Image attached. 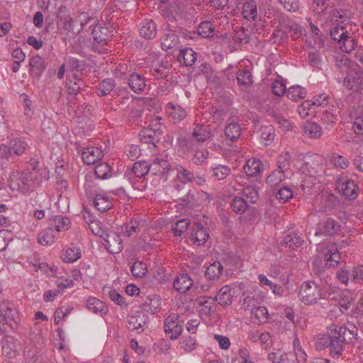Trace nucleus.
Segmentation results:
<instances>
[{
    "mask_svg": "<svg viewBox=\"0 0 363 363\" xmlns=\"http://www.w3.org/2000/svg\"><path fill=\"white\" fill-rule=\"evenodd\" d=\"M328 335L329 353L332 357L337 358L342 354L345 346L356 339L357 328L352 323L343 325L332 324L328 328Z\"/></svg>",
    "mask_w": 363,
    "mask_h": 363,
    "instance_id": "f257e3e1",
    "label": "nucleus"
},
{
    "mask_svg": "<svg viewBox=\"0 0 363 363\" xmlns=\"http://www.w3.org/2000/svg\"><path fill=\"white\" fill-rule=\"evenodd\" d=\"M98 20L89 15L88 13L82 12L74 18H69L64 22L61 31L62 41L67 44L74 39L75 36L82 30H86L88 24L94 25Z\"/></svg>",
    "mask_w": 363,
    "mask_h": 363,
    "instance_id": "f03ea898",
    "label": "nucleus"
},
{
    "mask_svg": "<svg viewBox=\"0 0 363 363\" xmlns=\"http://www.w3.org/2000/svg\"><path fill=\"white\" fill-rule=\"evenodd\" d=\"M21 323V316L16 304L9 301L0 302V332H6L2 328L8 325L11 330H16Z\"/></svg>",
    "mask_w": 363,
    "mask_h": 363,
    "instance_id": "7ed1b4c3",
    "label": "nucleus"
},
{
    "mask_svg": "<svg viewBox=\"0 0 363 363\" xmlns=\"http://www.w3.org/2000/svg\"><path fill=\"white\" fill-rule=\"evenodd\" d=\"M298 298L305 305L316 304L319 300L328 298L326 291L315 281H304L299 290Z\"/></svg>",
    "mask_w": 363,
    "mask_h": 363,
    "instance_id": "20e7f679",
    "label": "nucleus"
},
{
    "mask_svg": "<svg viewBox=\"0 0 363 363\" xmlns=\"http://www.w3.org/2000/svg\"><path fill=\"white\" fill-rule=\"evenodd\" d=\"M213 136L209 125L196 123L194 124L189 138L184 139L181 143H184L188 150L194 151L196 150L197 144L203 143Z\"/></svg>",
    "mask_w": 363,
    "mask_h": 363,
    "instance_id": "39448f33",
    "label": "nucleus"
},
{
    "mask_svg": "<svg viewBox=\"0 0 363 363\" xmlns=\"http://www.w3.org/2000/svg\"><path fill=\"white\" fill-rule=\"evenodd\" d=\"M89 29L86 31L91 30V34L94 38L93 50L99 53L104 52L106 48H104L107 45L113 36V30L108 26H103L101 24L97 23V21L94 25L88 24Z\"/></svg>",
    "mask_w": 363,
    "mask_h": 363,
    "instance_id": "423d86ee",
    "label": "nucleus"
},
{
    "mask_svg": "<svg viewBox=\"0 0 363 363\" xmlns=\"http://www.w3.org/2000/svg\"><path fill=\"white\" fill-rule=\"evenodd\" d=\"M341 230V224L333 218L328 217L318 223L315 235L335 236L338 235Z\"/></svg>",
    "mask_w": 363,
    "mask_h": 363,
    "instance_id": "0eeeda50",
    "label": "nucleus"
},
{
    "mask_svg": "<svg viewBox=\"0 0 363 363\" xmlns=\"http://www.w3.org/2000/svg\"><path fill=\"white\" fill-rule=\"evenodd\" d=\"M9 186L11 189L26 194L32 190L29 173L18 172L10 177Z\"/></svg>",
    "mask_w": 363,
    "mask_h": 363,
    "instance_id": "6e6552de",
    "label": "nucleus"
},
{
    "mask_svg": "<svg viewBox=\"0 0 363 363\" xmlns=\"http://www.w3.org/2000/svg\"><path fill=\"white\" fill-rule=\"evenodd\" d=\"M177 314L169 315L164 320V328L166 335L172 340L177 339L182 334V326Z\"/></svg>",
    "mask_w": 363,
    "mask_h": 363,
    "instance_id": "1a4fd4ad",
    "label": "nucleus"
},
{
    "mask_svg": "<svg viewBox=\"0 0 363 363\" xmlns=\"http://www.w3.org/2000/svg\"><path fill=\"white\" fill-rule=\"evenodd\" d=\"M4 355L9 358L16 357L19 351V342L11 335L4 336L0 341Z\"/></svg>",
    "mask_w": 363,
    "mask_h": 363,
    "instance_id": "9d476101",
    "label": "nucleus"
},
{
    "mask_svg": "<svg viewBox=\"0 0 363 363\" xmlns=\"http://www.w3.org/2000/svg\"><path fill=\"white\" fill-rule=\"evenodd\" d=\"M102 243L106 250L111 254H118L123 249L121 236L113 230L108 232Z\"/></svg>",
    "mask_w": 363,
    "mask_h": 363,
    "instance_id": "9b49d317",
    "label": "nucleus"
},
{
    "mask_svg": "<svg viewBox=\"0 0 363 363\" xmlns=\"http://www.w3.org/2000/svg\"><path fill=\"white\" fill-rule=\"evenodd\" d=\"M104 156L103 150L97 147L90 146L83 147L81 150V157L86 165H91L101 160Z\"/></svg>",
    "mask_w": 363,
    "mask_h": 363,
    "instance_id": "f8f14e48",
    "label": "nucleus"
},
{
    "mask_svg": "<svg viewBox=\"0 0 363 363\" xmlns=\"http://www.w3.org/2000/svg\"><path fill=\"white\" fill-rule=\"evenodd\" d=\"M337 188L347 199H354L357 196L358 186L354 180L341 178L337 182Z\"/></svg>",
    "mask_w": 363,
    "mask_h": 363,
    "instance_id": "ddd939ff",
    "label": "nucleus"
},
{
    "mask_svg": "<svg viewBox=\"0 0 363 363\" xmlns=\"http://www.w3.org/2000/svg\"><path fill=\"white\" fill-rule=\"evenodd\" d=\"M345 85L350 89H363V70L356 69L351 70L344 79Z\"/></svg>",
    "mask_w": 363,
    "mask_h": 363,
    "instance_id": "4468645a",
    "label": "nucleus"
},
{
    "mask_svg": "<svg viewBox=\"0 0 363 363\" xmlns=\"http://www.w3.org/2000/svg\"><path fill=\"white\" fill-rule=\"evenodd\" d=\"M190 240L194 244L200 246L203 245L209 238L207 228L200 223H195L190 235Z\"/></svg>",
    "mask_w": 363,
    "mask_h": 363,
    "instance_id": "2eb2a0df",
    "label": "nucleus"
},
{
    "mask_svg": "<svg viewBox=\"0 0 363 363\" xmlns=\"http://www.w3.org/2000/svg\"><path fill=\"white\" fill-rule=\"evenodd\" d=\"M29 65L30 75L39 80L46 68L44 58L39 55L33 56L30 58Z\"/></svg>",
    "mask_w": 363,
    "mask_h": 363,
    "instance_id": "dca6fc26",
    "label": "nucleus"
},
{
    "mask_svg": "<svg viewBox=\"0 0 363 363\" xmlns=\"http://www.w3.org/2000/svg\"><path fill=\"white\" fill-rule=\"evenodd\" d=\"M147 318V315L143 313L130 315L128 317L126 326L128 330L140 333L144 330V325L146 324Z\"/></svg>",
    "mask_w": 363,
    "mask_h": 363,
    "instance_id": "f3484780",
    "label": "nucleus"
},
{
    "mask_svg": "<svg viewBox=\"0 0 363 363\" xmlns=\"http://www.w3.org/2000/svg\"><path fill=\"white\" fill-rule=\"evenodd\" d=\"M325 250V264L329 267L337 266L340 260V254L336 245L328 244Z\"/></svg>",
    "mask_w": 363,
    "mask_h": 363,
    "instance_id": "a211bd4d",
    "label": "nucleus"
},
{
    "mask_svg": "<svg viewBox=\"0 0 363 363\" xmlns=\"http://www.w3.org/2000/svg\"><path fill=\"white\" fill-rule=\"evenodd\" d=\"M139 34L145 39H153L157 35V25L152 19H145L138 26Z\"/></svg>",
    "mask_w": 363,
    "mask_h": 363,
    "instance_id": "6ab92c4d",
    "label": "nucleus"
},
{
    "mask_svg": "<svg viewBox=\"0 0 363 363\" xmlns=\"http://www.w3.org/2000/svg\"><path fill=\"white\" fill-rule=\"evenodd\" d=\"M243 170L247 177H257L263 172V164L258 158H250L246 161Z\"/></svg>",
    "mask_w": 363,
    "mask_h": 363,
    "instance_id": "aec40b11",
    "label": "nucleus"
},
{
    "mask_svg": "<svg viewBox=\"0 0 363 363\" xmlns=\"http://www.w3.org/2000/svg\"><path fill=\"white\" fill-rule=\"evenodd\" d=\"M148 167L152 174L165 177L164 179L170 170L169 162L163 158H155L151 164H149Z\"/></svg>",
    "mask_w": 363,
    "mask_h": 363,
    "instance_id": "412c9836",
    "label": "nucleus"
},
{
    "mask_svg": "<svg viewBox=\"0 0 363 363\" xmlns=\"http://www.w3.org/2000/svg\"><path fill=\"white\" fill-rule=\"evenodd\" d=\"M166 111L169 119L174 123H179L186 117V111L179 105L169 102L166 106Z\"/></svg>",
    "mask_w": 363,
    "mask_h": 363,
    "instance_id": "4be33fe9",
    "label": "nucleus"
},
{
    "mask_svg": "<svg viewBox=\"0 0 363 363\" xmlns=\"http://www.w3.org/2000/svg\"><path fill=\"white\" fill-rule=\"evenodd\" d=\"M197 58V54L191 48H184L179 50L177 59L180 64L186 67L192 66Z\"/></svg>",
    "mask_w": 363,
    "mask_h": 363,
    "instance_id": "5701e85b",
    "label": "nucleus"
},
{
    "mask_svg": "<svg viewBox=\"0 0 363 363\" xmlns=\"http://www.w3.org/2000/svg\"><path fill=\"white\" fill-rule=\"evenodd\" d=\"M208 173L215 180L221 181L230 174L231 169L225 164H214L209 167Z\"/></svg>",
    "mask_w": 363,
    "mask_h": 363,
    "instance_id": "b1692460",
    "label": "nucleus"
},
{
    "mask_svg": "<svg viewBox=\"0 0 363 363\" xmlns=\"http://www.w3.org/2000/svg\"><path fill=\"white\" fill-rule=\"evenodd\" d=\"M179 37L172 30H169L161 38V46L164 50L172 52L179 48Z\"/></svg>",
    "mask_w": 363,
    "mask_h": 363,
    "instance_id": "393cba45",
    "label": "nucleus"
},
{
    "mask_svg": "<svg viewBox=\"0 0 363 363\" xmlns=\"http://www.w3.org/2000/svg\"><path fill=\"white\" fill-rule=\"evenodd\" d=\"M29 177L33 185L38 187L43 182L50 179V171L47 167H40L39 169H33V171L29 172Z\"/></svg>",
    "mask_w": 363,
    "mask_h": 363,
    "instance_id": "a878e982",
    "label": "nucleus"
},
{
    "mask_svg": "<svg viewBox=\"0 0 363 363\" xmlns=\"http://www.w3.org/2000/svg\"><path fill=\"white\" fill-rule=\"evenodd\" d=\"M193 280L187 274H179L174 281L173 287L179 293H185L192 286Z\"/></svg>",
    "mask_w": 363,
    "mask_h": 363,
    "instance_id": "bb28decb",
    "label": "nucleus"
},
{
    "mask_svg": "<svg viewBox=\"0 0 363 363\" xmlns=\"http://www.w3.org/2000/svg\"><path fill=\"white\" fill-rule=\"evenodd\" d=\"M85 86L84 80L76 74L67 79L66 87L67 93L70 95H77L83 90Z\"/></svg>",
    "mask_w": 363,
    "mask_h": 363,
    "instance_id": "cd10ccee",
    "label": "nucleus"
},
{
    "mask_svg": "<svg viewBox=\"0 0 363 363\" xmlns=\"http://www.w3.org/2000/svg\"><path fill=\"white\" fill-rule=\"evenodd\" d=\"M161 135V133L152 129L144 128L140 132L139 137L142 143L152 145L153 147H156V143L160 141Z\"/></svg>",
    "mask_w": 363,
    "mask_h": 363,
    "instance_id": "c85d7f7f",
    "label": "nucleus"
},
{
    "mask_svg": "<svg viewBox=\"0 0 363 363\" xmlns=\"http://www.w3.org/2000/svg\"><path fill=\"white\" fill-rule=\"evenodd\" d=\"M322 122L327 125L335 123L337 121L339 110L334 106H328L322 111H320Z\"/></svg>",
    "mask_w": 363,
    "mask_h": 363,
    "instance_id": "c756f323",
    "label": "nucleus"
},
{
    "mask_svg": "<svg viewBox=\"0 0 363 363\" xmlns=\"http://www.w3.org/2000/svg\"><path fill=\"white\" fill-rule=\"evenodd\" d=\"M81 256L80 247L74 245H70L62 251V257L65 262H74L79 259Z\"/></svg>",
    "mask_w": 363,
    "mask_h": 363,
    "instance_id": "7c9ffc66",
    "label": "nucleus"
},
{
    "mask_svg": "<svg viewBox=\"0 0 363 363\" xmlns=\"http://www.w3.org/2000/svg\"><path fill=\"white\" fill-rule=\"evenodd\" d=\"M128 85L133 91L141 94L146 86L145 79L142 75L133 73L128 78Z\"/></svg>",
    "mask_w": 363,
    "mask_h": 363,
    "instance_id": "2f4dec72",
    "label": "nucleus"
},
{
    "mask_svg": "<svg viewBox=\"0 0 363 363\" xmlns=\"http://www.w3.org/2000/svg\"><path fill=\"white\" fill-rule=\"evenodd\" d=\"M58 234L53 227L48 226L38 236V241L43 245H51L57 239Z\"/></svg>",
    "mask_w": 363,
    "mask_h": 363,
    "instance_id": "473e14b6",
    "label": "nucleus"
},
{
    "mask_svg": "<svg viewBox=\"0 0 363 363\" xmlns=\"http://www.w3.org/2000/svg\"><path fill=\"white\" fill-rule=\"evenodd\" d=\"M231 291V287L229 285H225L218 291L216 301L219 305L225 307L232 303L233 295Z\"/></svg>",
    "mask_w": 363,
    "mask_h": 363,
    "instance_id": "72a5a7b5",
    "label": "nucleus"
},
{
    "mask_svg": "<svg viewBox=\"0 0 363 363\" xmlns=\"http://www.w3.org/2000/svg\"><path fill=\"white\" fill-rule=\"evenodd\" d=\"M223 270L222 264L219 262H214L206 268L205 277L209 281H216L220 279Z\"/></svg>",
    "mask_w": 363,
    "mask_h": 363,
    "instance_id": "f704fd0d",
    "label": "nucleus"
},
{
    "mask_svg": "<svg viewBox=\"0 0 363 363\" xmlns=\"http://www.w3.org/2000/svg\"><path fill=\"white\" fill-rule=\"evenodd\" d=\"M90 38L80 35L70 45V52L75 54L83 55L89 47Z\"/></svg>",
    "mask_w": 363,
    "mask_h": 363,
    "instance_id": "c9c22d12",
    "label": "nucleus"
},
{
    "mask_svg": "<svg viewBox=\"0 0 363 363\" xmlns=\"http://www.w3.org/2000/svg\"><path fill=\"white\" fill-rule=\"evenodd\" d=\"M294 354L284 352L281 350H276L269 353L268 360L272 363H293Z\"/></svg>",
    "mask_w": 363,
    "mask_h": 363,
    "instance_id": "e433bc0d",
    "label": "nucleus"
},
{
    "mask_svg": "<svg viewBox=\"0 0 363 363\" xmlns=\"http://www.w3.org/2000/svg\"><path fill=\"white\" fill-rule=\"evenodd\" d=\"M93 204L94 207L101 212H105L112 208V202L107 195L104 194H98L94 199Z\"/></svg>",
    "mask_w": 363,
    "mask_h": 363,
    "instance_id": "4c0bfd02",
    "label": "nucleus"
},
{
    "mask_svg": "<svg viewBox=\"0 0 363 363\" xmlns=\"http://www.w3.org/2000/svg\"><path fill=\"white\" fill-rule=\"evenodd\" d=\"M242 14L248 21H254L257 16V5L255 0H247L243 4Z\"/></svg>",
    "mask_w": 363,
    "mask_h": 363,
    "instance_id": "58836bf2",
    "label": "nucleus"
},
{
    "mask_svg": "<svg viewBox=\"0 0 363 363\" xmlns=\"http://www.w3.org/2000/svg\"><path fill=\"white\" fill-rule=\"evenodd\" d=\"M357 42L355 35L348 31L343 37L342 40L339 43V48L345 52H350L357 47Z\"/></svg>",
    "mask_w": 363,
    "mask_h": 363,
    "instance_id": "ea45409f",
    "label": "nucleus"
},
{
    "mask_svg": "<svg viewBox=\"0 0 363 363\" xmlns=\"http://www.w3.org/2000/svg\"><path fill=\"white\" fill-rule=\"evenodd\" d=\"M86 307L89 311L96 314H106L108 311L105 303L95 297H90L88 298L86 301Z\"/></svg>",
    "mask_w": 363,
    "mask_h": 363,
    "instance_id": "a19ab883",
    "label": "nucleus"
},
{
    "mask_svg": "<svg viewBox=\"0 0 363 363\" xmlns=\"http://www.w3.org/2000/svg\"><path fill=\"white\" fill-rule=\"evenodd\" d=\"M224 133L226 138L234 142L240 137L241 127L238 123L231 122L225 125Z\"/></svg>",
    "mask_w": 363,
    "mask_h": 363,
    "instance_id": "79ce46f5",
    "label": "nucleus"
},
{
    "mask_svg": "<svg viewBox=\"0 0 363 363\" xmlns=\"http://www.w3.org/2000/svg\"><path fill=\"white\" fill-rule=\"evenodd\" d=\"M9 145L11 147L12 154L18 156L22 155L29 147L27 142L20 138H15L10 140Z\"/></svg>",
    "mask_w": 363,
    "mask_h": 363,
    "instance_id": "37998d69",
    "label": "nucleus"
},
{
    "mask_svg": "<svg viewBox=\"0 0 363 363\" xmlns=\"http://www.w3.org/2000/svg\"><path fill=\"white\" fill-rule=\"evenodd\" d=\"M71 221L67 218L60 215L55 216L53 218L52 223H50V227H53L58 234L61 231H65L70 228Z\"/></svg>",
    "mask_w": 363,
    "mask_h": 363,
    "instance_id": "c03bdc74",
    "label": "nucleus"
},
{
    "mask_svg": "<svg viewBox=\"0 0 363 363\" xmlns=\"http://www.w3.org/2000/svg\"><path fill=\"white\" fill-rule=\"evenodd\" d=\"M286 96L291 101H296L303 99L306 96L305 88L299 85L291 86L286 92Z\"/></svg>",
    "mask_w": 363,
    "mask_h": 363,
    "instance_id": "a18cd8bd",
    "label": "nucleus"
},
{
    "mask_svg": "<svg viewBox=\"0 0 363 363\" xmlns=\"http://www.w3.org/2000/svg\"><path fill=\"white\" fill-rule=\"evenodd\" d=\"M305 134L311 138H319L322 134V128L314 122H308L303 125Z\"/></svg>",
    "mask_w": 363,
    "mask_h": 363,
    "instance_id": "49530a36",
    "label": "nucleus"
},
{
    "mask_svg": "<svg viewBox=\"0 0 363 363\" xmlns=\"http://www.w3.org/2000/svg\"><path fill=\"white\" fill-rule=\"evenodd\" d=\"M303 242L302 238L298 233L292 232L288 234L282 241V245L289 247L291 250H294L299 247Z\"/></svg>",
    "mask_w": 363,
    "mask_h": 363,
    "instance_id": "de8ad7c7",
    "label": "nucleus"
},
{
    "mask_svg": "<svg viewBox=\"0 0 363 363\" xmlns=\"http://www.w3.org/2000/svg\"><path fill=\"white\" fill-rule=\"evenodd\" d=\"M116 86L113 79L108 78L104 79L98 85L97 94L99 96H104L111 93Z\"/></svg>",
    "mask_w": 363,
    "mask_h": 363,
    "instance_id": "09e8293b",
    "label": "nucleus"
},
{
    "mask_svg": "<svg viewBox=\"0 0 363 363\" xmlns=\"http://www.w3.org/2000/svg\"><path fill=\"white\" fill-rule=\"evenodd\" d=\"M148 166L149 163L145 160L138 161L134 163L132 168V172L134 174L135 177L140 179L143 178L150 172Z\"/></svg>",
    "mask_w": 363,
    "mask_h": 363,
    "instance_id": "8fccbe9b",
    "label": "nucleus"
},
{
    "mask_svg": "<svg viewBox=\"0 0 363 363\" xmlns=\"http://www.w3.org/2000/svg\"><path fill=\"white\" fill-rule=\"evenodd\" d=\"M230 207L235 213L242 214L248 208V203L240 196H235L230 203Z\"/></svg>",
    "mask_w": 363,
    "mask_h": 363,
    "instance_id": "3c124183",
    "label": "nucleus"
},
{
    "mask_svg": "<svg viewBox=\"0 0 363 363\" xmlns=\"http://www.w3.org/2000/svg\"><path fill=\"white\" fill-rule=\"evenodd\" d=\"M94 174L100 179H108L111 177V168L108 163L101 162L95 167Z\"/></svg>",
    "mask_w": 363,
    "mask_h": 363,
    "instance_id": "603ef678",
    "label": "nucleus"
},
{
    "mask_svg": "<svg viewBox=\"0 0 363 363\" xmlns=\"http://www.w3.org/2000/svg\"><path fill=\"white\" fill-rule=\"evenodd\" d=\"M260 140L265 145H269L274 140L275 137V130L272 126H264L260 129Z\"/></svg>",
    "mask_w": 363,
    "mask_h": 363,
    "instance_id": "864d4df0",
    "label": "nucleus"
},
{
    "mask_svg": "<svg viewBox=\"0 0 363 363\" xmlns=\"http://www.w3.org/2000/svg\"><path fill=\"white\" fill-rule=\"evenodd\" d=\"M311 105L313 104H311V101L306 100L298 106L297 111L301 118L313 116L318 112L317 110H314V107Z\"/></svg>",
    "mask_w": 363,
    "mask_h": 363,
    "instance_id": "5fc2aeb1",
    "label": "nucleus"
},
{
    "mask_svg": "<svg viewBox=\"0 0 363 363\" xmlns=\"http://www.w3.org/2000/svg\"><path fill=\"white\" fill-rule=\"evenodd\" d=\"M197 30L201 37L209 38L214 35L215 27L211 21H206L199 25Z\"/></svg>",
    "mask_w": 363,
    "mask_h": 363,
    "instance_id": "6e6d98bb",
    "label": "nucleus"
},
{
    "mask_svg": "<svg viewBox=\"0 0 363 363\" xmlns=\"http://www.w3.org/2000/svg\"><path fill=\"white\" fill-rule=\"evenodd\" d=\"M243 198L245 197L247 203H255L259 199V190L255 186H247L242 189Z\"/></svg>",
    "mask_w": 363,
    "mask_h": 363,
    "instance_id": "4d7b16f0",
    "label": "nucleus"
},
{
    "mask_svg": "<svg viewBox=\"0 0 363 363\" xmlns=\"http://www.w3.org/2000/svg\"><path fill=\"white\" fill-rule=\"evenodd\" d=\"M236 77L240 85L250 86L252 84L251 72L247 69H239L236 72Z\"/></svg>",
    "mask_w": 363,
    "mask_h": 363,
    "instance_id": "13d9d810",
    "label": "nucleus"
},
{
    "mask_svg": "<svg viewBox=\"0 0 363 363\" xmlns=\"http://www.w3.org/2000/svg\"><path fill=\"white\" fill-rule=\"evenodd\" d=\"M177 179L184 184L194 182V173L182 166L177 167Z\"/></svg>",
    "mask_w": 363,
    "mask_h": 363,
    "instance_id": "bf43d9fd",
    "label": "nucleus"
},
{
    "mask_svg": "<svg viewBox=\"0 0 363 363\" xmlns=\"http://www.w3.org/2000/svg\"><path fill=\"white\" fill-rule=\"evenodd\" d=\"M190 225V220L187 218L180 219L172 226L174 235L176 237L181 236L186 231Z\"/></svg>",
    "mask_w": 363,
    "mask_h": 363,
    "instance_id": "052dcab7",
    "label": "nucleus"
},
{
    "mask_svg": "<svg viewBox=\"0 0 363 363\" xmlns=\"http://www.w3.org/2000/svg\"><path fill=\"white\" fill-rule=\"evenodd\" d=\"M285 179V173L275 169L266 179L267 184L270 186H275Z\"/></svg>",
    "mask_w": 363,
    "mask_h": 363,
    "instance_id": "680f3d73",
    "label": "nucleus"
},
{
    "mask_svg": "<svg viewBox=\"0 0 363 363\" xmlns=\"http://www.w3.org/2000/svg\"><path fill=\"white\" fill-rule=\"evenodd\" d=\"M291 155L289 152H282L277 157L278 170L285 173L290 168Z\"/></svg>",
    "mask_w": 363,
    "mask_h": 363,
    "instance_id": "e2e57ef3",
    "label": "nucleus"
},
{
    "mask_svg": "<svg viewBox=\"0 0 363 363\" xmlns=\"http://www.w3.org/2000/svg\"><path fill=\"white\" fill-rule=\"evenodd\" d=\"M130 271L132 274L138 278L143 277L147 272L146 264L140 261L135 262L131 267Z\"/></svg>",
    "mask_w": 363,
    "mask_h": 363,
    "instance_id": "0e129e2a",
    "label": "nucleus"
},
{
    "mask_svg": "<svg viewBox=\"0 0 363 363\" xmlns=\"http://www.w3.org/2000/svg\"><path fill=\"white\" fill-rule=\"evenodd\" d=\"M233 40L235 43H247L250 40V31L244 27H240L235 31Z\"/></svg>",
    "mask_w": 363,
    "mask_h": 363,
    "instance_id": "69168bd1",
    "label": "nucleus"
},
{
    "mask_svg": "<svg viewBox=\"0 0 363 363\" xmlns=\"http://www.w3.org/2000/svg\"><path fill=\"white\" fill-rule=\"evenodd\" d=\"M331 162L335 168L345 169L349 165V160L344 156L334 153L331 156Z\"/></svg>",
    "mask_w": 363,
    "mask_h": 363,
    "instance_id": "338daca9",
    "label": "nucleus"
},
{
    "mask_svg": "<svg viewBox=\"0 0 363 363\" xmlns=\"http://www.w3.org/2000/svg\"><path fill=\"white\" fill-rule=\"evenodd\" d=\"M40 350L36 347H33L28 350H25L23 351L24 357L29 363H36L40 362V359L41 357H44L43 355L37 356L39 353Z\"/></svg>",
    "mask_w": 363,
    "mask_h": 363,
    "instance_id": "774afa93",
    "label": "nucleus"
}]
</instances>
